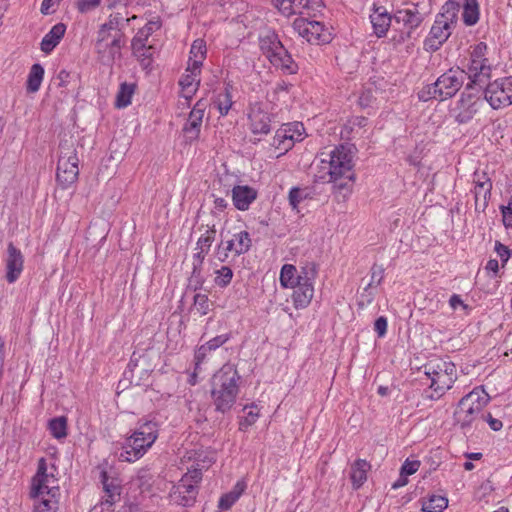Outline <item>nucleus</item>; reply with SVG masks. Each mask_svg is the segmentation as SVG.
I'll return each mask as SVG.
<instances>
[{
  "label": "nucleus",
  "mask_w": 512,
  "mask_h": 512,
  "mask_svg": "<svg viewBox=\"0 0 512 512\" xmlns=\"http://www.w3.org/2000/svg\"><path fill=\"white\" fill-rule=\"evenodd\" d=\"M489 402V395L480 388H474L462 397L454 411V419L461 428L470 427Z\"/></svg>",
  "instance_id": "20e7f679"
},
{
  "label": "nucleus",
  "mask_w": 512,
  "mask_h": 512,
  "mask_svg": "<svg viewBox=\"0 0 512 512\" xmlns=\"http://www.w3.org/2000/svg\"><path fill=\"white\" fill-rule=\"evenodd\" d=\"M102 0H78L76 3L77 9L80 13H88L101 4Z\"/></svg>",
  "instance_id": "6e6d98bb"
},
{
  "label": "nucleus",
  "mask_w": 512,
  "mask_h": 512,
  "mask_svg": "<svg viewBox=\"0 0 512 512\" xmlns=\"http://www.w3.org/2000/svg\"><path fill=\"white\" fill-rule=\"evenodd\" d=\"M123 20L120 13L111 14L106 23H104L108 29L117 30L115 35L122 33L121 21Z\"/></svg>",
  "instance_id": "4d7b16f0"
},
{
  "label": "nucleus",
  "mask_w": 512,
  "mask_h": 512,
  "mask_svg": "<svg viewBox=\"0 0 512 512\" xmlns=\"http://www.w3.org/2000/svg\"><path fill=\"white\" fill-rule=\"evenodd\" d=\"M66 32V25L64 23L55 24L51 30L43 37L40 48L49 54L60 43Z\"/></svg>",
  "instance_id": "b1692460"
},
{
  "label": "nucleus",
  "mask_w": 512,
  "mask_h": 512,
  "mask_svg": "<svg viewBox=\"0 0 512 512\" xmlns=\"http://www.w3.org/2000/svg\"><path fill=\"white\" fill-rule=\"evenodd\" d=\"M150 447L143 438L132 434L126 439L119 459L124 462H134L140 459Z\"/></svg>",
  "instance_id": "dca6fc26"
},
{
  "label": "nucleus",
  "mask_w": 512,
  "mask_h": 512,
  "mask_svg": "<svg viewBox=\"0 0 512 512\" xmlns=\"http://www.w3.org/2000/svg\"><path fill=\"white\" fill-rule=\"evenodd\" d=\"M250 130L253 134H268L270 132L271 116L261 108H254L248 115Z\"/></svg>",
  "instance_id": "4be33fe9"
},
{
  "label": "nucleus",
  "mask_w": 512,
  "mask_h": 512,
  "mask_svg": "<svg viewBox=\"0 0 512 512\" xmlns=\"http://www.w3.org/2000/svg\"><path fill=\"white\" fill-rule=\"evenodd\" d=\"M289 131L290 124H286L284 125V127L278 129L275 133V136L273 138V146H275L276 149L281 150L278 156L285 154L294 146L295 137L287 136V132Z\"/></svg>",
  "instance_id": "2f4dec72"
},
{
  "label": "nucleus",
  "mask_w": 512,
  "mask_h": 512,
  "mask_svg": "<svg viewBox=\"0 0 512 512\" xmlns=\"http://www.w3.org/2000/svg\"><path fill=\"white\" fill-rule=\"evenodd\" d=\"M474 197L476 211L484 212L488 206V200L491 196L492 182L485 172L474 173Z\"/></svg>",
  "instance_id": "2eb2a0df"
},
{
  "label": "nucleus",
  "mask_w": 512,
  "mask_h": 512,
  "mask_svg": "<svg viewBox=\"0 0 512 512\" xmlns=\"http://www.w3.org/2000/svg\"><path fill=\"white\" fill-rule=\"evenodd\" d=\"M24 266V257L21 251L12 243L8 244L6 259V275L8 283H14L21 275Z\"/></svg>",
  "instance_id": "f3484780"
},
{
  "label": "nucleus",
  "mask_w": 512,
  "mask_h": 512,
  "mask_svg": "<svg viewBox=\"0 0 512 512\" xmlns=\"http://www.w3.org/2000/svg\"><path fill=\"white\" fill-rule=\"evenodd\" d=\"M210 352L208 350L207 345L203 344L201 345L195 352V370H197L200 366V364L204 361L207 354Z\"/></svg>",
  "instance_id": "338daca9"
},
{
  "label": "nucleus",
  "mask_w": 512,
  "mask_h": 512,
  "mask_svg": "<svg viewBox=\"0 0 512 512\" xmlns=\"http://www.w3.org/2000/svg\"><path fill=\"white\" fill-rule=\"evenodd\" d=\"M370 468V463L364 459H358L351 465L350 479L354 489H359L364 484Z\"/></svg>",
  "instance_id": "c756f323"
},
{
  "label": "nucleus",
  "mask_w": 512,
  "mask_h": 512,
  "mask_svg": "<svg viewBox=\"0 0 512 512\" xmlns=\"http://www.w3.org/2000/svg\"><path fill=\"white\" fill-rule=\"evenodd\" d=\"M205 108V102L203 100H199L189 113V117L183 131L186 133V137L190 142L199 137Z\"/></svg>",
  "instance_id": "a211bd4d"
},
{
  "label": "nucleus",
  "mask_w": 512,
  "mask_h": 512,
  "mask_svg": "<svg viewBox=\"0 0 512 512\" xmlns=\"http://www.w3.org/2000/svg\"><path fill=\"white\" fill-rule=\"evenodd\" d=\"M381 9V7L376 8L370 16L374 34L378 38L387 34L392 21L391 15L386 10L381 11Z\"/></svg>",
  "instance_id": "393cba45"
},
{
  "label": "nucleus",
  "mask_w": 512,
  "mask_h": 512,
  "mask_svg": "<svg viewBox=\"0 0 512 512\" xmlns=\"http://www.w3.org/2000/svg\"><path fill=\"white\" fill-rule=\"evenodd\" d=\"M79 176V158L75 141L61 140L56 170V181L62 189H67L76 183Z\"/></svg>",
  "instance_id": "7ed1b4c3"
},
{
  "label": "nucleus",
  "mask_w": 512,
  "mask_h": 512,
  "mask_svg": "<svg viewBox=\"0 0 512 512\" xmlns=\"http://www.w3.org/2000/svg\"><path fill=\"white\" fill-rule=\"evenodd\" d=\"M384 269L381 266L373 265L371 268V281L365 287V291L373 285H379L383 280Z\"/></svg>",
  "instance_id": "5fc2aeb1"
},
{
  "label": "nucleus",
  "mask_w": 512,
  "mask_h": 512,
  "mask_svg": "<svg viewBox=\"0 0 512 512\" xmlns=\"http://www.w3.org/2000/svg\"><path fill=\"white\" fill-rule=\"evenodd\" d=\"M238 499L236 493H225L219 499L218 508L223 511L229 510Z\"/></svg>",
  "instance_id": "603ef678"
},
{
  "label": "nucleus",
  "mask_w": 512,
  "mask_h": 512,
  "mask_svg": "<svg viewBox=\"0 0 512 512\" xmlns=\"http://www.w3.org/2000/svg\"><path fill=\"white\" fill-rule=\"evenodd\" d=\"M159 424L154 420H140L138 422L136 430L133 432L134 435L143 438L152 446L158 438Z\"/></svg>",
  "instance_id": "bb28decb"
},
{
  "label": "nucleus",
  "mask_w": 512,
  "mask_h": 512,
  "mask_svg": "<svg viewBox=\"0 0 512 512\" xmlns=\"http://www.w3.org/2000/svg\"><path fill=\"white\" fill-rule=\"evenodd\" d=\"M205 282L204 277L202 276V269H192L191 275L189 277L188 287L197 291L202 288Z\"/></svg>",
  "instance_id": "3c124183"
},
{
  "label": "nucleus",
  "mask_w": 512,
  "mask_h": 512,
  "mask_svg": "<svg viewBox=\"0 0 512 512\" xmlns=\"http://www.w3.org/2000/svg\"><path fill=\"white\" fill-rule=\"evenodd\" d=\"M449 21L443 19V16H437L431 27L429 36L424 41V47L427 51L435 52L446 42L451 35Z\"/></svg>",
  "instance_id": "9d476101"
},
{
  "label": "nucleus",
  "mask_w": 512,
  "mask_h": 512,
  "mask_svg": "<svg viewBox=\"0 0 512 512\" xmlns=\"http://www.w3.org/2000/svg\"><path fill=\"white\" fill-rule=\"evenodd\" d=\"M425 374L431 380L430 388L441 397L457 380V371L454 363L443 359H435L424 365Z\"/></svg>",
  "instance_id": "39448f33"
},
{
  "label": "nucleus",
  "mask_w": 512,
  "mask_h": 512,
  "mask_svg": "<svg viewBox=\"0 0 512 512\" xmlns=\"http://www.w3.org/2000/svg\"><path fill=\"white\" fill-rule=\"evenodd\" d=\"M123 33L114 35L112 41L95 43L97 58L102 65L112 66L117 58H121Z\"/></svg>",
  "instance_id": "9b49d317"
},
{
  "label": "nucleus",
  "mask_w": 512,
  "mask_h": 512,
  "mask_svg": "<svg viewBox=\"0 0 512 512\" xmlns=\"http://www.w3.org/2000/svg\"><path fill=\"white\" fill-rule=\"evenodd\" d=\"M41 500L34 505V512H56L58 501L52 495H40Z\"/></svg>",
  "instance_id": "37998d69"
},
{
  "label": "nucleus",
  "mask_w": 512,
  "mask_h": 512,
  "mask_svg": "<svg viewBox=\"0 0 512 512\" xmlns=\"http://www.w3.org/2000/svg\"><path fill=\"white\" fill-rule=\"evenodd\" d=\"M387 318L384 316L378 317L374 322V330L377 333L378 337L385 336L387 332Z\"/></svg>",
  "instance_id": "0e129e2a"
},
{
  "label": "nucleus",
  "mask_w": 512,
  "mask_h": 512,
  "mask_svg": "<svg viewBox=\"0 0 512 512\" xmlns=\"http://www.w3.org/2000/svg\"><path fill=\"white\" fill-rule=\"evenodd\" d=\"M229 339H230V334H221V335H218V336L212 338L205 344L207 345L208 350H210V352H211V351H214L217 348L221 347L222 345H224Z\"/></svg>",
  "instance_id": "bf43d9fd"
},
{
  "label": "nucleus",
  "mask_w": 512,
  "mask_h": 512,
  "mask_svg": "<svg viewBox=\"0 0 512 512\" xmlns=\"http://www.w3.org/2000/svg\"><path fill=\"white\" fill-rule=\"evenodd\" d=\"M309 193L306 189H302L299 187H293L289 191L288 199L289 204L292 206L293 209H296L298 205L303 201L304 199L308 198Z\"/></svg>",
  "instance_id": "09e8293b"
},
{
  "label": "nucleus",
  "mask_w": 512,
  "mask_h": 512,
  "mask_svg": "<svg viewBox=\"0 0 512 512\" xmlns=\"http://www.w3.org/2000/svg\"><path fill=\"white\" fill-rule=\"evenodd\" d=\"M217 276L215 277V283L219 287H226L232 280L233 272L228 266H222L216 271Z\"/></svg>",
  "instance_id": "8fccbe9b"
},
{
  "label": "nucleus",
  "mask_w": 512,
  "mask_h": 512,
  "mask_svg": "<svg viewBox=\"0 0 512 512\" xmlns=\"http://www.w3.org/2000/svg\"><path fill=\"white\" fill-rule=\"evenodd\" d=\"M486 52H487V44L485 42H480L473 47V50L471 51V54H470V58L478 59V60H488L486 58Z\"/></svg>",
  "instance_id": "680f3d73"
},
{
  "label": "nucleus",
  "mask_w": 512,
  "mask_h": 512,
  "mask_svg": "<svg viewBox=\"0 0 512 512\" xmlns=\"http://www.w3.org/2000/svg\"><path fill=\"white\" fill-rule=\"evenodd\" d=\"M484 98H475L471 101V97L461 96L459 100V113L456 116V121L460 124L469 122L474 115L479 111L483 105Z\"/></svg>",
  "instance_id": "412c9836"
},
{
  "label": "nucleus",
  "mask_w": 512,
  "mask_h": 512,
  "mask_svg": "<svg viewBox=\"0 0 512 512\" xmlns=\"http://www.w3.org/2000/svg\"><path fill=\"white\" fill-rule=\"evenodd\" d=\"M259 42L262 53L269 60L278 53L280 47H283V44L278 39V35L274 32H268L266 35L261 36Z\"/></svg>",
  "instance_id": "7c9ffc66"
},
{
  "label": "nucleus",
  "mask_w": 512,
  "mask_h": 512,
  "mask_svg": "<svg viewBox=\"0 0 512 512\" xmlns=\"http://www.w3.org/2000/svg\"><path fill=\"white\" fill-rule=\"evenodd\" d=\"M459 11V4L453 0H448L442 7V12L437 16H443V19L449 21L450 25H453L457 13Z\"/></svg>",
  "instance_id": "49530a36"
},
{
  "label": "nucleus",
  "mask_w": 512,
  "mask_h": 512,
  "mask_svg": "<svg viewBox=\"0 0 512 512\" xmlns=\"http://www.w3.org/2000/svg\"><path fill=\"white\" fill-rule=\"evenodd\" d=\"M321 155L324 156L325 153ZM352 158L351 151L344 145H340L326 154V158L321 159L323 164L328 165L329 181L334 182L335 187L339 190L351 189V182L355 179L354 173L352 172Z\"/></svg>",
  "instance_id": "f03ea898"
},
{
  "label": "nucleus",
  "mask_w": 512,
  "mask_h": 512,
  "mask_svg": "<svg viewBox=\"0 0 512 512\" xmlns=\"http://www.w3.org/2000/svg\"><path fill=\"white\" fill-rule=\"evenodd\" d=\"M149 37L150 36L146 35L144 30L139 29L131 41L132 50L138 51L139 49H142V47H146L147 46L146 43H147Z\"/></svg>",
  "instance_id": "864d4df0"
},
{
  "label": "nucleus",
  "mask_w": 512,
  "mask_h": 512,
  "mask_svg": "<svg viewBox=\"0 0 512 512\" xmlns=\"http://www.w3.org/2000/svg\"><path fill=\"white\" fill-rule=\"evenodd\" d=\"M293 29L307 42L321 45L332 40V34L322 22L310 21L306 18H296L293 22Z\"/></svg>",
  "instance_id": "6e6552de"
},
{
  "label": "nucleus",
  "mask_w": 512,
  "mask_h": 512,
  "mask_svg": "<svg viewBox=\"0 0 512 512\" xmlns=\"http://www.w3.org/2000/svg\"><path fill=\"white\" fill-rule=\"evenodd\" d=\"M187 71H189V74L183 75L179 81V85L182 88L183 96L186 99H189L192 97L194 92L197 90V87L200 84V79H197V76L200 74V71H193L192 69H189V66L187 67Z\"/></svg>",
  "instance_id": "72a5a7b5"
},
{
  "label": "nucleus",
  "mask_w": 512,
  "mask_h": 512,
  "mask_svg": "<svg viewBox=\"0 0 512 512\" xmlns=\"http://www.w3.org/2000/svg\"><path fill=\"white\" fill-rule=\"evenodd\" d=\"M233 239L235 240V244L238 248V254L242 255L250 250L252 240L247 231H240L239 233L234 234Z\"/></svg>",
  "instance_id": "a18cd8bd"
},
{
  "label": "nucleus",
  "mask_w": 512,
  "mask_h": 512,
  "mask_svg": "<svg viewBox=\"0 0 512 512\" xmlns=\"http://www.w3.org/2000/svg\"><path fill=\"white\" fill-rule=\"evenodd\" d=\"M44 77V68L41 64L35 63L30 68L26 83V90L29 93H35L40 89Z\"/></svg>",
  "instance_id": "c9c22d12"
},
{
  "label": "nucleus",
  "mask_w": 512,
  "mask_h": 512,
  "mask_svg": "<svg viewBox=\"0 0 512 512\" xmlns=\"http://www.w3.org/2000/svg\"><path fill=\"white\" fill-rule=\"evenodd\" d=\"M448 506V499L444 496L432 495L427 501L422 502L423 512H442Z\"/></svg>",
  "instance_id": "ea45409f"
},
{
  "label": "nucleus",
  "mask_w": 512,
  "mask_h": 512,
  "mask_svg": "<svg viewBox=\"0 0 512 512\" xmlns=\"http://www.w3.org/2000/svg\"><path fill=\"white\" fill-rule=\"evenodd\" d=\"M420 465L421 463L419 460L410 461L409 459H407L401 466L400 472L406 476L412 475L417 472Z\"/></svg>",
  "instance_id": "052dcab7"
},
{
  "label": "nucleus",
  "mask_w": 512,
  "mask_h": 512,
  "mask_svg": "<svg viewBox=\"0 0 512 512\" xmlns=\"http://www.w3.org/2000/svg\"><path fill=\"white\" fill-rule=\"evenodd\" d=\"M257 198V191L247 185H236L232 189V200L236 209L246 211Z\"/></svg>",
  "instance_id": "aec40b11"
},
{
  "label": "nucleus",
  "mask_w": 512,
  "mask_h": 512,
  "mask_svg": "<svg viewBox=\"0 0 512 512\" xmlns=\"http://www.w3.org/2000/svg\"><path fill=\"white\" fill-rule=\"evenodd\" d=\"M466 79L464 69L450 68L430 84L431 94L438 95L439 101L450 99L461 89Z\"/></svg>",
  "instance_id": "0eeeda50"
},
{
  "label": "nucleus",
  "mask_w": 512,
  "mask_h": 512,
  "mask_svg": "<svg viewBox=\"0 0 512 512\" xmlns=\"http://www.w3.org/2000/svg\"><path fill=\"white\" fill-rule=\"evenodd\" d=\"M317 275V267L314 263H309L301 268L296 278V284L293 287V303L296 309L306 308L314 295V280Z\"/></svg>",
  "instance_id": "423d86ee"
},
{
  "label": "nucleus",
  "mask_w": 512,
  "mask_h": 512,
  "mask_svg": "<svg viewBox=\"0 0 512 512\" xmlns=\"http://www.w3.org/2000/svg\"><path fill=\"white\" fill-rule=\"evenodd\" d=\"M133 55L137 58L139 61L141 67L144 70H150L153 62V53H154V47L149 45L146 47H142V49H139L138 51L132 50Z\"/></svg>",
  "instance_id": "79ce46f5"
},
{
  "label": "nucleus",
  "mask_w": 512,
  "mask_h": 512,
  "mask_svg": "<svg viewBox=\"0 0 512 512\" xmlns=\"http://www.w3.org/2000/svg\"><path fill=\"white\" fill-rule=\"evenodd\" d=\"M279 12L290 17L295 14H303L304 10H317L322 6V0H273Z\"/></svg>",
  "instance_id": "4468645a"
},
{
  "label": "nucleus",
  "mask_w": 512,
  "mask_h": 512,
  "mask_svg": "<svg viewBox=\"0 0 512 512\" xmlns=\"http://www.w3.org/2000/svg\"><path fill=\"white\" fill-rule=\"evenodd\" d=\"M232 90L233 85L230 81L224 83V90L217 94L214 104L217 107L220 115L225 116L228 114L232 107Z\"/></svg>",
  "instance_id": "473e14b6"
},
{
  "label": "nucleus",
  "mask_w": 512,
  "mask_h": 512,
  "mask_svg": "<svg viewBox=\"0 0 512 512\" xmlns=\"http://www.w3.org/2000/svg\"><path fill=\"white\" fill-rule=\"evenodd\" d=\"M462 18L467 26H473L478 22L479 4L477 0H464Z\"/></svg>",
  "instance_id": "4c0bfd02"
},
{
  "label": "nucleus",
  "mask_w": 512,
  "mask_h": 512,
  "mask_svg": "<svg viewBox=\"0 0 512 512\" xmlns=\"http://www.w3.org/2000/svg\"><path fill=\"white\" fill-rule=\"evenodd\" d=\"M193 305L196 311L201 315H207L210 311L211 303L206 294L197 293L193 297Z\"/></svg>",
  "instance_id": "de8ad7c7"
},
{
  "label": "nucleus",
  "mask_w": 512,
  "mask_h": 512,
  "mask_svg": "<svg viewBox=\"0 0 512 512\" xmlns=\"http://www.w3.org/2000/svg\"><path fill=\"white\" fill-rule=\"evenodd\" d=\"M198 495V486L190 483H183L181 480L174 485L170 492V499L173 503L190 507L192 506Z\"/></svg>",
  "instance_id": "6ab92c4d"
},
{
  "label": "nucleus",
  "mask_w": 512,
  "mask_h": 512,
  "mask_svg": "<svg viewBox=\"0 0 512 512\" xmlns=\"http://www.w3.org/2000/svg\"><path fill=\"white\" fill-rule=\"evenodd\" d=\"M240 375L230 364L223 365L211 378V398L217 412H229L239 393Z\"/></svg>",
  "instance_id": "f257e3e1"
},
{
  "label": "nucleus",
  "mask_w": 512,
  "mask_h": 512,
  "mask_svg": "<svg viewBox=\"0 0 512 512\" xmlns=\"http://www.w3.org/2000/svg\"><path fill=\"white\" fill-rule=\"evenodd\" d=\"M297 269L292 264H284L280 272V284L284 288L294 287L297 278Z\"/></svg>",
  "instance_id": "a19ab883"
},
{
  "label": "nucleus",
  "mask_w": 512,
  "mask_h": 512,
  "mask_svg": "<svg viewBox=\"0 0 512 512\" xmlns=\"http://www.w3.org/2000/svg\"><path fill=\"white\" fill-rule=\"evenodd\" d=\"M491 65H482L475 69L465 70L466 78L469 79L468 89L477 84L480 89L484 88L491 78Z\"/></svg>",
  "instance_id": "cd10ccee"
},
{
  "label": "nucleus",
  "mask_w": 512,
  "mask_h": 512,
  "mask_svg": "<svg viewBox=\"0 0 512 512\" xmlns=\"http://www.w3.org/2000/svg\"><path fill=\"white\" fill-rule=\"evenodd\" d=\"M49 475L47 474V462L44 457L38 460V467L36 475L33 478V485L31 495L38 498L40 495H52L56 497L59 493V487H49L48 480Z\"/></svg>",
  "instance_id": "ddd939ff"
},
{
  "label": "nucleus",
  "mask_w": 512,
  "mask_h": 512,
  "mask_svg": "<svg viewBox=\"0 0 512 512\" xmlns=\"http://www.w3.org/2000/svg\"><path fill=\"white\" fill-rule=\"evenodd\" d=\"M215 235V225L207 226L205 233H203L197 241L196 249H203L205 252H209L210 247L215 240Z\"/></svg>",
  "instance_id": "c03bdc74"
},
{
  "label": "nucleus",
  "mask_w": 512,
  "mask_h": 512,
  "mask_svg": "<svg viewBox=\"0 0 512 512\" xmlns=\"http://www.w3.org/2000/svg\"><path fill=\"white\" fill-rule=\"evenodd\" d=\"M270 63L287 74H294L298 70V65L294 62L284 46L279 48L278 53L270 59Z\"/></svg>",
  "instance_id": "c85d7f7f"
},
{
  "label": "nucleus",
  "mask_w": 512,
  "mask_h": 512,
  "mask_svg": "<svg viewBox=\"0 0 512 512\" xmlns=\"http://www.w3.org/2000/svg\"><path fill=\"white\" fill-rule=\"evenodd\" d=\"M136 84L123 82L120 84L119 91L116 96V106L125 108L131 103V98L135 92Z\"/></svg>",
  "instance_id": "58836bf2"
},
{
  "label": "nucleus",
  "mask_w": 512,
  "mask_h": 512,
  "mask_svg": "<svg viewBox=\"0 0 512 512\" xmlns=\"http://www.w3.org/2000/svg\"><path fill=\"white\" fill-rule=\"evenodd\" d=\"M495 251L497 252L498 256L501 259L502 266H504L506 264V262L510 258V250H509V248L507 246H505L504 244H502L501 242L496 241V243H495Z\"/></svg>",
  "instance_id": "e2e57ef3"
},
{
  "label": "nucleus",
  "mask_w": 512,
  "mask_h": 512,
  "mask_svg": "<svg viewBox=\"0 0 512 512\" xmlns=\"http://www.w3.org/2000/svg\"><path fill=\"white\" fill-rule=\"evenodd\" d=\"M417 7V4H413V8L398 10L394 16L397 22H402L409 29V33L418 28L424 20V15L418 11Z\"/></svg>",
  "instance_id": "5701e85b"
},
{
  "label": "nucleus",
  "mask_w": 512,
  "mask_h": 512,
  "mask_svg": "<svg viewBox=\"0 0 512 512\" xmlns=\"http://www.w3.org/2000/svg\"><path fill=\"white\" fill-rule=\"evenodd\" d=\"M211 463V459L197 461L194 465H192V468L182 476L181 482L198 486V483H200L202 480V471L208 469Z\"/></svg>",
  "instance_id": "f704fd0d"
},
{
  "label": "nucleus",
  "mask_w": 512,
  "mask_h": 512,
  "mask_svg": "<svg viewBox=\"0 0 512 512\" xmlns=\"http://www.w3.org/2000/svg\"><path fill=\"white\" fill-rule=\"evenodd\" d=\"M111 29H108V27L105 24H102L100 29L97 32V39L95 43H101V42H108L112 41L111 38Z\"/></svg>",
  "instance_id": "774afa93"
},
{
  "label": "nucleus",
  "mask_w": 512,
  "mask_h": 512,
  "mask_svg": "<svg viewBox=\"0 0 512 512\" xmlns=\"http://www.w3.org/2000/svg\"><path fill=\"white\" fill-rule=\"evenodd\" d=\"M503 78L489 82L483 90L484 100H486L493 109H500L512 104V88L506 85Z\"/></svg>",
  "instance_id": "1a4fd4ad"
},
{
  "label": "nucleus",
  "mask_w": 512,
  "mask_h": 512,
  "mask_svg": "<svg viewBox=\"0 0 512 512\" xmlns=\"http://www.w3.org/2000/svg\"><path fill=\"white\" fill-rule=\"evenodd\" d=\"M101 482L105 493L104 500L101 502L102 511L113 512V505L120 501L121 482L118 478H110L106 471L101 472Z\"/></svg>",
  "instance_id": "f8f14e48"
},
{
  "label": "nucleus",
  "mask_w": 512,
  "mask_h": 512,
  "mask_svg": "<svg viewBox=\"0 0 512 512\" xmlns=\"http://www.w3.org/2000/svg\"><path fill=\"white\" fill-rule=\"evenodd\" d=\"M67 417L58 416L48 421V430L50 434L57 440H61L67 437Z\"/></svg>",
  "instance_id": "e433bc0d"
},
{
  "label": "nucleus",
  "mask_w": 512,
  "mask_h": 512,
  "mask_svg": "<svg viewBox=\"0 0 512 512\" xmlns=\"http://www.w3.org/2000/svg\"><path fill=\"white\" fill-rule=\"evenodd\" d=\"M206 43L203 39H196L193 41L190 48V56L188 61L189 69L193 71H200L203 61L206 58Z\"/></svg>",
  "instance_id": "a878e982"
},
{
  "label": "nucleus",
  "mask_w": 512,
  "mask_h": 512,
  "mask_svg": "<svg viewBox=\"0 0 512 512\" xmlns=\"http://www.w3.org/2000/svg\"><path fill=\"white\" fill-rule=\"evenodd\" d=\"M500 211L503 217V224L506 228H512V196L507 206H501Z\"/></svg>",
  "instance_id": "13d9d810"
},
{
  "label": "nucleus",
  "mask_w": 512,
  "mask_h": 512,
  "mask_svg": "<svg viewBox=\"0 0 512 512\" xmlns=\"http://www.w3.org/2000/svg\"><path fill=\"white\" fill-rule=\"evenodd\" d=\"M483 90L484 88L480 89V87L477 84H473V86L468 89L467 83L461 96L469 95L471 97V101H473L475 98H481V96L483 95Z\"/></svg>",
  "instance_id": "69168bd1"
}]
</instances>
